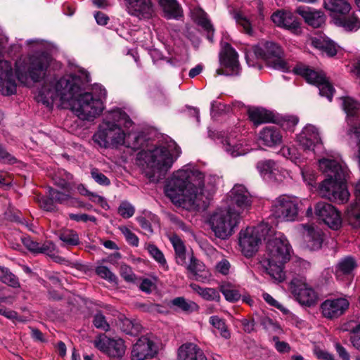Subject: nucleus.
<instances>
[{"instance_id":"f257e3e1","label":"nucleus","mask_w":360,"mask_h":360,"mask_svg":"<svg viewBox=\"0 0 360 360\" xmlns=\"http://www.w3.org/2000/svg\"><path fill=\"white\" fill-rule=\"evenodd\" d=\"M87 75H66L60 79L46 81L39 89L37 99L46 106L53 103L63 107H70L80 120L94 121L104 110V101L107 91L101 84L93 86L91 92H83Z\"/></svg>"},{"instance_id":"f03ea898","label":"nucleus","mask_w":360,"mask_h":360,"mask_svg":"<svg viewBox=\"0 0 360 360\" xmlns=\"http://www.w3.org/2000/svg\"><path fill=\"white\" fill-rule=\"evenodd\" d=\"M217 177L207 175L192 165L173 172L165 192L172 202L186 210L205 208L214 191Z\"/></svg>"},{"instance_id":"7ed1b4c3","label":"nucleus","mask_w":360,"mask_h":360,"mask_svg":"<svg viewBox=\"0 0 360 360\" xmlns=\"http://www.w3.org/2000/svg\"><path fill=\"white\" fill-rule=\"evenodd\" d=\"M134 122L121 109L110 110L99 124L92 136L93 141L101 148L117 149L120 146L130 147L129 139L131 135L130 127Z\"/></svg>"},{"instance_id":"20e7f679","label":"nucleus","mask_w":360,"mask_h":360,"mask_svg":"<svg viewBox=\"0 0 360 360\" xmlns=\"http://www.w3.org/2000/svg\"><path fill=\"white\" fill-rule=\"evenodd\" d=\"M266 240V250L259 261L260 267L272 278L281 282L285 278L284 265L290 259L291 245L283 233L271 227Z\"/></svg>"},{"instance_id":"39448f33","label":"nucleus","mask_w":360,"mask_h":360,"mask_svg":"<svg viewBox=\"0 0 360 360\" xmlns=\"http://www.w3.org/2000/svg\"><path fill=\"white\" fill-rule=\"evenodd\" d=\"M320 171L327 177L319 186V193L339 204L348 201L349 193L346 186L347 169L338 159L323 158L319 161Z\"/></svg>"},{"instance_id":"423d86ee","label":"nucleus","mask_w":360,"mask_h":360,"mask_svg":"<svg viewBox=\"0 0 360 360\" xmlns=\"http://www.w3.org/2000/svg\"><path fill=\"white\" fill-rule=\"evenodd\" d=\"M181 154L180 148L170 139L141 154L146 167L143 172L150 181L163 179Z\"/></svg>"},{"instance_id":"0eeeda50","label":"nucleus","mask_w":360,"mask_h":360,"mask_svg":"<svg viewBox=\"0 0 360 360\" xmlns=\"http://www.w3.org/2000/svg\"><path fill=\"white\" fill-rule=\"evenodd\" d=\"M52 58L47 53L22 56L15 62V75L20 83L30 86L44 79Z\"/></svg>"},{"instance_id":"6e6552de","label":"nucleus","mask_w":360,"mask_h":360,"mask_svg":"<svg viewBox=\"0 0 360 360\" xmlns=\"http://www.w3.org/2000/svg\"><path fill=\"white\" fill-rule=\"evenodd\" d=\"M240 219L237 213L226 207H220L210 214L208 224L217 238L226 240L233 235Z\"/></svg>"},{"instance_id":"1a4fd4ad","label":"nucleus","mask_w":360,"mask_h":360,"mask_svg":"<svg viewBox=\"0 0 360 360\" xmlns=\"http://www.w3.org/2000/svg\"><path fill=\"white\" fill-rule=\"evenodd\" d=\"M269 228L266 224H262L240 231L239 247L245 257H251L257 252L262 238L266 240Z\"/></svg>"},{"instance_id":"9d476101","label":"nucleus","mask_w":360,"mask_h":360,"mask_svg":"<svg viewBox=\"0 0 360 360\" xmlns=\"http://www.w3.org/2000/svg\"><path fill=\"white\" fill-rule=\"evenodd\" d=\"M254 53L257 58L264 60L269 66L274 69L283 72L290 70L288 63L282 58L281 48L274 42L261 43L255 47Z\"/></svg>"},{"instance_id":"9b49d317","label":"nucleus","mask_w":360,"mask_h":360,"mask_svg":"<svg viewBox=\"0 0 360 360\" xmlns=\"http://www.w3.org/2000/svg\"><path fill=\"white\" fill-rule=\"evenodd\" d=\"M293 71L302 76L307 82L316 85L321 96H326L329 101H332L335 89L322 71H315L304 65H297Z\"/></svg>"},{"instance_id":"f8f14e48","label":"nucleus","mask_w":360,"mask_h":360,"mask_svg":"<svg viewBox=\"0 0 360 360\" xmlns=\"http://www.w3.org/2000/svg\"><path fill=\"white\" fill-rule=\"evenodd\" d=\"M226 207L238 216L248 212L252 205L251 196L242 184H236L229 191L226 200Z\"/></svg>"},{"instance_id":"ddd939ff","label":"nucleus","mask_w":360,"mask_h":360,"mask_svg":"<svg viewBox=\"0 0 360 360\" xmlns=\"http://www.w3.org/2000/svg\"><path fill=\"white\" fill-rule=\"evenodd\" d=\"M299 203V200L295 197L281 195L272 205L273 214L282 220L294 221L298 214Z\"/></svg>"},{"instance_id":"4468645a","label":"nucleus","mask_w":360,"mask_h":360,"mask_svg":"<svg viewBox=\"0 0 360 360\" xmlns=\"http://www.w3.org/2000/svg\"><path fill=\"white\" fill-rule=\"evenodd\" d=\"M290 290L296 300L302 305H314L318 296L314 290L306 282L304 277H295L290 282Z\"/></svg>"},{"instance_id":"2eb2a0df","label":"nucleus","mask_w":360,"mask_h":360,"mask_svg":"<svg viewBox=\"0 0 360 360\" xmlns=\"http://www.w3.org/2000/svg\"><path fill=\"white\" fill-rule=\"evenodd\" d=\"M238 53L228 43L222 46L220 53V63L223 68L217 70V75L233 76L240 72V66L238 60Z\"/></svg>"},{"instance_id":"dca6fc26","label":"nucleus","mask_w":360,"mask_h":360,"mask_svg":"<svg viewBox=\"0 0 360 360\" xmlns=\"http://www.w3.org/2000/svg\"><path fill=\"white\" fill-rule=\"evenodd\" d=\"M314 212L317 218L332 229H338L342 224L340 212L331 204L319 202L315 205Z\"/></svg>"},{"instance_id":"f3484780","label":"nucleus","mask_w":360,"mask_h":360,"mask_svg":"<svg viewBox=\"0 0 360 360\" xmlns=\"http://www.w3.org/2000/svg\"><path fill=\"white\" fill-rule=\"evenodd\" d=\"M95 347L111 357L120 358L125 353L126 347L121 338H110L105 335L94 340Z\"/></svg>"},{"instance_id":"a211bd4d","label":"nucleus","mask_w":360,"mask_h":360,"mask_svg":"<svg viewBox=\"0 0 360 360\" xmlns=\"http://www.w3.org/2000/svg\"><path fill=\"white\" fill-rule=\"evenodd\" d=\"M342 100V106L347 114V123L352 126L348 131V134L358 142L360 150V124L352 126L353 117H357L360 113V103L350 97H345Z\"/></svg>"},{"instance_id":"6ab92c4d","label":"nucleus","mask_w":360,"mask_h":360,"mask_svg":"<svg viewBox=\"0 0 360 360\" xmlns=\"http://www.w3.org/2000/svg\"><path fill=\"white\" fill-rule=\"evenodd\" d=\"M158 353V347L153 340L147 336L141 337L133 345L131 359L146 360L154 357Z\"/></svg>"},{"instance_id":"aec40b11","label":"nucleus","mask_w":360,"mask_h":360,"mask_svg":"<svg viewBox=\"0 0 360 360\" xmlns=\"http://www.w3.org/2000/svg\"><path fill=\"white\" fill-rule=\"evenodd\" d=\"M17 84L11 63L8 60H0V92L9 96L16 92Z\"/></svg>"},{"instance_id":"412c9836","label":"nucleus","mask_w":360,"mask_h":360,"mask_svg":"<svg viewBox=\"0 0 360 360\" xmlns=\"http://www.w3.org/2000/svg\"><path fill=\"white\" fill-rule=\"evenodd\" d=\"M297 142L304 150H314L322 145L321 138L319 129L312 124L306 125L297 135Z\"/></svg>"},{"instance_id":"4be33fe9","label":"nucleus","mask_w":360,"mask_h":360,"mask_svg":"<svg viewBox=\"0 0 360 360\" xmlns=\"http://www.w3.org/2000/svg\"><path fill=\"white\" fill-rule=\"evenodd\" d=\"M349 301L346 297L328 299L321 304L323 316L329 319L338 318L349 309Z\"/></svg>"},{"instance_id":"5701e85b","label":"nucleus","mask_w":360,"mask_h":360,"mask_svg":"<svg viewBox=\"0 0 360 360\" xmlns=\"http://www.w3.org/2000/svg\"><path fill=\"white\" fill-rule=\"evenodd\" d=\"M128 13L140 19L150 18L154 12L151 0H125Z\"/></svg>"},{"instance_id":"b1692460","label":"nucleus","mask_w":360,"mask_h":360,"mask_svg":"<svg viewBox=\"0 0 360 360\" xmlns=\"http://www.w3.org/2000/svg\"><path fill=\"white\" fill-rule=\"evenodd\" d=\"M20 240L26 248L33 254H45L53 257L56 252V245L50 240L39 243L31 237H20Z\"/></svg>"},{"instance_id":"393cba45","label":"nucleus","mask_w":360,"mask_h":360,"mask_svg":"<svg viewBox=\"0 0 360 360\" xmlns=\"http://www.w3.org/2000/svg\"><path fill=\"white\" fill-rule=\"evenodd\" d=\"M271 20L277 26L292 32H296L300 27L296 17L289 11H278L272 14Z\"/></svg>"},{"instance_id":"a878e982","label":"nucleus","mask_w":360,"mask_h":360,"mask_svg":"<svg viewBox=\"0 0 360 360\" xmlns=\"http://www.w3.org/2000/svg\"><path fill=\"white\" fill-rule=\"evenodd\" d=\"M260 143L268 147L280 145L282 142V135L279 128L275 126L264 127L259 134Z\"/></svg>"},{"instance_id":"bb28decb","label":"nucleus","mask_w":360,"mask_h":360,"mask_svg":"<svg viewBox=\"0 0 360 360\" xmlns=\"http://www.w3.org/2000/svg\"><path fill=\"white\" fill-rule=\"evenodd\" d=\"M177 360H207V358L195 344L186 342L178 349Z\"/></svg>"},{"instance_id":"cd10ccee","label":"nucleus","mask_w":360,"mask_h":360,"mask_svg":"<svg viewBox=\"0 0 360 360\" xmlns=\"http://www.w3.org/2000/svg\"><path fill=\"white\" fill-rule=\"evenodd\" d=\"M223 146L225 151L232 157H238L246 154L249 148L244 146L243 142L238 139L234 134H230L224 139Z\"/></svg>"},{"instance_id":"c85d7f7f","label":"nucleus","mask_w":360,"mask_h":360,"mask_svg":"<svg viewBox=\"0 0 360 360\" xmlns=\"http://www.w3.org/2000/svg\"><path fill=\"white\" fill-rule=\"evenodd\" d=\"M297 13L300 15L304 21L314 27H321L325 22V16L320 11L306 6H300L297 8Z\"/></svg>"},{"instance_id":"c756f323","label":"nucleus","mask_w":360,"mask_h":360,"mask_svg":"<svg viewBox=\"0 0 360 360\" xmlns=\"http://www.w3.org/2000/svg\"><path fill=\"white\" fill-rule=\"evenodd\" d=\"M301 226L303 229L307 247L311 250L320 249L323 243L322 232L320 230L315 229L311 225L302 224Z\"/></svg>"},{"instance_id":"7c9ffc66","label":"nucleus","mask_w":360,"mask_h":360,"mask_svg":"<svg viewBox=\"0 0 360 360\" xmlns=\"http://www.w3.org/2000/svg\"><path fill=\"white\" fill-rule=\"evenodd\" d=\"M311 41L313 46L321 50L328 56L332 57L337 53L338 46L325 35L312 37Z\"/></svg>"},{"instance_id":"2f4dec72","label":"nucleus","mask_w":360,"mask_h":360,"mask_svg":"<svg viewBox=\"0 0 360 360\" xmlns=\"http://www.w3.org/2000/svg\"><path fill=\"white\" fill-rule=\"evenodd\" d=\"M248 117L255 125L274 121V115L271 112L262 108H249L248 109Z\"/></svg>"},{"instance_id":"473e14b6","label":"nucleus","mask_w":360,"mask_h":360,"mask_svg":"<svg viewBox=\"0 0 360 360\" xmlns=\"http://www.w3.org/2000/svg\"><path fill=\"white\" fill-rule=\"evenodd\" d=\"M324 8L334 15L347 14L352 6L348 0H323Z\"/></svg>"},{"instance_id":"72a5a7b5","label":"nucleus","mask_w":360,"mask_h":360,"mask_svg":"<svg viewBox=\"0 0 360 360\" xmlns=\"http://www.w3.org/2000/svg\"><path fill=\"white\" fill-rule=\"evenodd\" d=\"M169 240L175 252L176 262L179 265L187 264V258L191 255L186 252L183 240L176 235L171 236Z\"/></svg>"},{"instance_id":"f704fd0d","label":"nucleus","mask_w":360,"mask_h":360,"mask_svg":"<svg viewBox=\"0 0 360 360\" xmlns=\"http://www.w3.org/2000/svg\"><path fill=\"white\" fill-rule=\"evenodd\" d=\"M189 262H187V264L184 265L186 269L192 273L197 281H203L208 277V274L205 271V265L199 260L194 258L191 254L188 256Z\"/></svg>"},{"instance_id":"c9c22d12","label":"nucleus","mask_w":360,"mask_h":360,"mask_svg":"<svg viewBox=\"0 0 360 360\" xmlns=\"http://www.w3.org/2000/svg\"><path fill=\"white\" fill-rule=\"evenodd\" d=\"M357 260L352 257L348 256L341 259L336 266L335 274L337 277L342 275H351L353 271L357 268Z\"/></svg>"},{"instance_id":"e433bc0d","label":"nucleus","mask_w":360,"mask_h":360,"mask_svg":"<svg viewBox=\"0 0 360 360\" xmlns=\"http://www.w3.org/2000/svg\"><path fill=\"white\" fill-rule=\"evenodd\" d=\"M115 323L123 332L131 335H138L142 328L139 322L129 319L122 314L119 315Z\"/></svg>"},{"instance_id":"4c0bfd02","label":"nucleus","mask_w":360,"mask_h":360,"mask_svg":"<svg viewBox=\"0 0 360 360\" xmlns=\"http://www.w3.org/2000/svg\"><path fill=\"white\" fill-rule=\"evenodd\" d=\"M193 16L198 24L207 32V39L212 41L214 28L207 19V14L202 9L198 8L193 11Z\"/></svg>"},{"instance_id":"58836bf2","label":"nucleus","mask_w":360,"mask_h":360,"mask_svg":"<svg viewBox=\"0 0 360 360\" xmlns=\"http://www.w3.org/2000/svg\"><path fill=\"white\" fill-rule=\"evenodd\" d=\"M334 23L342 27L347 31H356L360 28V20L354 14L348 17L338 16L334 18Z\"/></svg>"},{"instance_id":"ea45409f","label":"nucleus","mask_w":360,"mask_h":360,"mask_svg":"<svg viewBox=\"0 0 360 360\" xmlns=\"http://www.w3.org/2000/svg\"><path fill=\"white\" fill-rule=\"evenodd\" d=\"M346 219L353 228H360V202L355 201L347 207Z\"/></svg>"},{"instance_id":"a19ab883","label":"nucleus","mask_w":360,"mask_h":360,"mask_svg":"<svg viewBox=\"0 0 360 360\" xmlns=\"http://www.w3.org/2000/svg\"><path fill=\"white\" fill-rule=\"evenodd\" d=\"M70 191L71 190L61 192L52 188H49V195L52 199H54V201L56 202L72 205L75 202V199L72 197Z\"/></svg>"},{"instance_id":"79ce46f5","label":"nucleus","mask_w":360,"mask_h":360,"mask_svg":"<svg viewBox=\"0 0 360 360\" xmlns=\"http://www.w3.org/2000/svg\"><path fill=\"white\" fill-rule=\"evenodd\" d=\"M160 5L169 18H176L181 11L176 0H158Z\"/></svg>"},{"instance_id":"37998d69","label":"nucleus","mask_w":360,"mask_h":360,"mask_svg":"<svg viewBox=\"0 0 360 360\" xmlns=\"http://www.w3.org/2000/svg\"><path fill=\"white\" fill-rule=\"evenodd\" d=\"M209 322L219 332L220 335L222 338L225 339L230 338L231 333L228 330L225 321L223 319H221L218 316H212L210 317Z\"/></svg>"},{"instance_id":"c03bdc74","label":"nucleus","mask_w":360,"mask_h":360,"mask_svg":"<svg viewBox=\"0 0 360 360\" xmlns=\"http://www.w3.org/2000/svg\"><path fill=\"white\" fill-rule=\"evenodd\" d=\"M146 249L164 270H168V265L162 251L153 244H147Z\"/></svg>"},{"instance_id":"a18cd8bd","label":"nucleus","mask_w":360,"mask_h":360,"mask_svg":"<svg viewBox=\"0 0 360 360\" xmlns=\"http://www.w3.org/2000/svg\"><path fill=\"white\" fill-rule=\"evenodd\" d=\"M171 304L185 312H191L198 309V305L195 302L188 301L183 297L173 299Z\"/></svg>"},{"instance_id":"49530a36","label":"nucleus","mask_w":360,"mask_h":360,"mask_svg":"<svg viewBox=\"0 0 360 360\" xmlns=\"http://www.w3.org/2000/svg\"><path fill=\"white\" fill-rule=\"evenodd\" d=\"M220 291L225 299L231 302H237L240 298L239 291L230 284H223L220 286Z\"/></svg>"},{"instance_id":"de8ad7c7","label":"nucleus","mask_w":360,"mask_h":360,"mask_svg":"<svg viewBox=\"0 0 360 360\" xmlns=\"http://www.w3.org/2000/svg\"><path fill=\"white\" fill-rule=\"evenodd\" d=\"M0 281L13 288L20 287L18 278L5 267L0 266Z\"/></svg>"},{"instance_id":"09e8293b","label":"nucleus","mask_w":360,"mask_h":360,"mask_svg":"<svg viewBox=\"0 0 360 360\" xmlns=\"http://www.w3.org/2000/svg\"><path fill=\"white\" fill-rule=\"evenodd\" d=\"M233 18L236 22L243 27L245 33L249 35L253 34L254 32L251 25V22L250 20L244 15L242 11H236L233 14Z\"/></svg>"},{"instance_id":"8fccbe9b","label":"nucleus","mask_w":360,"mask_h":360,"mask_svg":"<svg viewBox=\"0 0 360 360\" xmlns=\"http://www.w3.org/2000/svg\"><path fill=\"white\" fill-rule=\"evenodd\" d=\"M59 238L67 245L75 246L79 243L77 233L73 230H65L59 234Z\"/></svg>"},{"instance_id":"3c124183","label":"nucleus","mask_w":360,"mask_h":360,"mask_svg":"<svg viewBox=\"0 0 360 360\" xmlns=\"http://www.w3.org/2000/svg\"><path fill=\"white\" fill-rule=\"evenodd\" d=\"M276 166V162L272 160H263L257 164V169L264 178H267L270 175V172Z\"/></svg>"},{"instance_id":"603ef678","label":"nucleus","mask_w":360,"mask_h":360,"mask_svg":"<svg viewBox=\"0 0 360 360\" xmlns=\"http://www.w3.org/2000/svg\"><path fill=\"white\" fill-rule=\"evenodd\" d=\"M65 174V177L61 178L60 176H62L63 174L60 172L58 174H56L53 177V181H54L55 185L64 189L65 191H68L69 190L72 189L70 184L69 183V181L72 179V176L70 174Z\"/></svg>"},{"instance_id":"864d4df0","label":"nucleus","mask_w":360,"mask_h":360,"mask_svg":"<svg viewBox=\"0 0 360 360\" xmlns=\"http://www.w3.org/2000/svg\"><path fill=\"white\" fill-rule=\"evenodd\" d=\"M96 273L101 278L110 283H116L117 276L106 266H98L96 268Z\"/></svg>"},{"instance_id":"5fc2aeb1","label":"nucleus","mask_w":360,"mask_h":360,"mask_svg":"<svg viewBox=\"0 0 360 360\" xmlns=\"http://www.w3.org/2000/svg\"><path fill=\"white\" fill-rule=\"evenodd\" d=\"M119 230L121 231V233L124 235L127 242L135 247H137L139 245V238L129 228H128L126 226H119Z\"/></svg>"},{"instance_id":"6e6d98bb","label":"nucleus","mask_w":360,"mask_h":360,"mask_svg":"<svg viewBox=\"0 0 360 360\" xmlns=\"http://www.w3.org/2000/svg\"><path fill=\"white\" fill-rule=\"evenodd\" d=\"M134 212V207L127 201L122 202L118 208V213L125 219L131 217Z\"/></svg>"},{"instance_id":"4d7b16f0","label":"nucleus","mask_w":360,"mask_h":360,"mask_svg":"<svg viewBox=\"0 0 360 360\" xmlns=\"http://www.w3.org/2000/svg\"><path fill=\"white\" fill-rule=\"evenodd\" d=\"M93 323L94 326L98 329H101L105 332L110 330V323L101 313H97L95 314Z\"/></svg>"},{"instance_id":"13d9d810","label":"nucleus","mask_w":360,"mask_h":360,"mask_svg":"<svg viewBox=\"0 0 360 360\" xmlns=\"http://www.w3.org/2000/svg\"><path fill=\"white\" fill-rule=\"evenodd\" d=\"M345 330H349L352 334L350 337V341L352 345L360 350V323L352 327L351 329L344 328Z\"/></svg>"},{"instance_id":"bf43d9fd","label":"nucleus","mask_w":360,"mask_h":360,"mask_svg":"<svg viewBox=\"0 0 360 360\" xmlns=\"http://www.w3.org/2000/svg\"><path fill=\"white\" fill-rule=\"evenodd\" d=\"M301 174L303 181L309 185H313L316 179V174L309 167H304L301 168Z\"/></svg>"},{"instance_id":"052dcab7","label":"nucleus","mask_w":360,"mask_h":360,"mask_svg":"<svg viewBox=\"0 0 360 360\" xmlns=\"http://www.w3.org/2000/svg\"><path fill=\"white\" fill-rule=\"evenodd\" d=\"M91 176L97 184L101 186H107L110 184V179L96 168L91 169Z\"/></svg>"},{"instance_id":"680f3d73","label":"nucleus","mask_w":360,"mask_h":360,"mask_svg":"<svg viewBox=\"0 0 360 360\" xmlns=\"http://www.w3.org/2000/svg\"><path fill=\"white\" fill-rule=\"evenodd\" d=\"M202 293L201 297L206 300L217 302L220 300V295L214 288H205Z\"/></svg>"},{"instance_id":"e2e57ef3","label":"nucleus","mask_w":360,"mask_h":360,"mask_svg":"<svg viewBox=\"0 0 360 360\" xmlns=\"http://www.w3.org/2000/svg\"><path fill=\"white\" fill-rule=\"evenodd\" d=\"M120 275L127 282L133 283L135 281V274L133 273L131 269L126 264H122L120 266Z\"/></svg>"},{"instance_id":"0e129e2a","label":"nucleus","mask_w":360,"mask_h":360,"mask_svg":"<svg viewBox=\"0 0 360 360\" xmlns=\"http://www.w3.org/2000/svg\"><path fill=\"white\" fill-rule=\"evenodd\" d=\"M273 342L276 349L280 353H288L290 350L289 344L284 341H280L279 338L276 336L273 337Z\"/></svg>"},{"instance_id":"69168bd1","label":"nucleus","mask_w":360,"mask_h":360,"mask_svg":"<svg viewBox=\"0 0 360 360\" xmlns=\"http://www.w3.org/2000/svg\"><path fill=\"white\" fill-rule=\"evenodd\" d=\"M38 202L40 207L46 211L55 210L54 199H52L51 197L49 198L45 197L38 198Z\"/></svg>"},{"instance_id":"338daca9","label":"nucleus","mask_w":360,"mask_h":360,"mask_svg":"<svg viewBox=\"0 0 360 360\" xmlns=\"http://www.w3.org/2000/svg\"><path fill=\"white\" fill-rule=\"evenodd\" d=\"M90 200L93 202L98 204L102 208L105 210H108L110 208L108 203L106 200L96 193H92L90 194V197L89 198Z\"/></svg>"},{"instance_id":"774afa93","label":"nucleus","mask_w":360,"mask_h":360,"mask_svg":"<svg viewBox=\"0 0 360 360\" xmlns=\"http://www.w3.org/2000/svg\"><path fill=\"white\" fill-rule=\"evenodd\" d=\"M285 170H283L282 168H281L276 163V166L270 172V175L269 176L268 179H274L276 181H282V178L285 176Z\"/></svg>"}]
</instances>
